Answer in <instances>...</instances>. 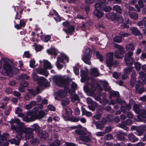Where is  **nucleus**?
<instances>
[{"instance_id": "nucleus-21", "label": "nucleus", "mask_w": 146, "mask_h": 146, "mask_svg": "<svg viewBox=\"0 0 146 146\" xmlns=\"http://www.w3.org/2000/svg\"><path fill=\"white\" fill-rule=\"evenodd\" d=\"M140 78L141 80L137 82V83L142 85H144L146 84L145 80H146V74L143 72H141L139 73Z\"/></svg>"}, {"instance_id": "nucleus-22", "label": "nucleus", "mask_w": 146, "mask_h": 146, "mask_svg": "<svg viewBox=\"0 0 146 146\" xmlns=\"http://www.w3.org/2000/svg\"><path fill=\"white\" fill-rule=\"evenodd\" d=\"M63 25L65 27H68V30L67 31L65 29H64L63 30L66 33L71 34L74 30V28L73 26H69V24L67 22H66L63 23Z\"/></svg>"}, {"instance_id": "nucleus-8", "label": "nucleus", "mask_w": 146, "mask_h": 146, "mask_svg": "<svg viewBox=\"0 0 146 146\" xmlns=\"http://www.w3.org/2000/svg\"><path fill=\"white\" fill-rule=\"evenodd\" d=\"M43 62V66L44 69L40 68H37L36 70L37 72L40 74L43 75L46 77H47L49 75L47 69H50L53 67L50 63L47 60H44Z\"/></svg>"}, {"instance_id": "nucleus-32", "label": "nucleus", "mask_w": 146, "mask_h": 146, "mask_svg": "<svg viewBox=\"0 0 146 146\" xmlns=\"http://www.w3.org/2000/svg\"><path fill=\"white\" fill-rule=\"evenodd\" d=\"M128 15L129 17L132 19H137L138 18V14L131 11L128 12Z\"/></svg>"}, {"instance_id": "nucleus-6", "label": "nucleus", "mask_w": 146, "mask_h": 146, "mask_svg": "<svg viewBox=\"0 0 146 146\" xmlns=\"http://www.w3.org/2000/svg\"><path fill=\"white\" fill-rule=\"evenodd\" d=\"M126 49L128 52L127 53L125 57V60L127 65L132 64L133 62V59L132 57L133 54V51L134 50L133 45L132 44H129L126 46Z\"/></svg>"}, {"instance_id": "nucleus-11", "label": "nucleus", "mask_w": 146, "mask_h": 146, "mask_svg": "<svg viewBox=\"0 0 146 146\" xmlns=\"http://www.w3.org/2000/svg\"><path fill=\"white\" fill-rule=\"evenodd\" d=\"M32 113L33 118L36 119H42L46 115L44 111L43 110L39 111L37 108H35L32 111Z\"/></svg>"}, {"instance_id": "nucleus-55", "label": "nucleus", "mask_w": 146, "mask_h": 146, "mask_svg": "<svg viewBox=\"0 0 146 146\" xmlns=\"http://www.w3.org/2000/svg\"><path fill=\"white\" fill-rule=\"evenodd\" d=\"M112 138V135L110 134H107L104 137V139L106 140H110Z\"/></svg>"}, {"instance_id": "nucleus-31", "label": "nucleus", "mask_w": 146, "mask_h": 146, "mask_svg": "<svg viewBox=\"0 0 146 146\" xmlns=\"http://www.w3.org/2000/svg\"><path fill=\"white\" fill-rule=\"evenodd\" d=\"M93 13L98 18H101L104 15V13L100 10H95Z\"/></svg>"}, {"instance_id": "nucleus-63", "label": "nucleus", "mask_w": 146, "mask_h": 146, "mask_svg": "<svg viewBox=\"0 0 146 146\" xmlns=\"http://www.w3.org/2000/svg\"><path fill=\"white\" fill-rule=\"evenodd\" d=\"M48 109L50 111H54L55 110V109L54 107L51 105H48Z\"/></svg>"}, {"instance_id": "nucleus-49", "label": "nucleus", "mask_w": 146, "mask_h": 146, "mask_svg": "<svg viewBox=\"0 0 146 146\" xmlns=\"http://www.w3.org/2000/svg\"><path fill=\"white\" fill-rule=\"evenodd\" d=\"M96 55L97 58H98L100 61H102L103 60V56L100 54L99 52H96Z\"/></svg>"}, {"instance_id": "nucleus-43", "label": "nucleus", "mask_w": 146, "mask_h": 146, "mask_svg": "<svg viewBox=\"0 0 146 146\" xmlns=\"http://www.w3.org/2000/svg\"><path fill=\"white\" fill-rule=\"evenodd\" d=\"M113 9L115 11L119 13H121L122 12V10L121 7L118 5H114L113 6Z\"/></svg>"}, {"instance_id": "nucleus-59", "label": "nucleus", "mask_w": 146, "mask_h": 146, "mask_svg": "<svg viewBox=\"0 0 146 146\" xmlns=\"http://www.w3.org/2000/svg\"><path fill=\"white\" fill-rule=\"evenodd\" d=\"M120 35L121 37H127L130 35V33L124 32H121L120 33Z\"/></svg>"}, {"instance_id": "nucleus-10", "label": "nucleus", "mask_w": 146, "mask_h": 146, "mask_svg": "<svg viewBox=\"0 0 146 146\" xmlns=\"http://www.w3.org/2000/svg\"><path fill=\"white\" fill-rule=\"evenodd\" d=\"M32 76L34 80L37 81V83L39 85L45 87H47L49 86V82L44 78L41 77L39 78L34 72L32 74Z\"/></svg>"}, {"instance_id": "nucleus-5", "label": "nucleus", "mask_w": 146, "mask_h": 146, "mask_svg": "<svg viewBox=\"0 0 146 146\" xmlns=\"http://www.w3.org/2000/svg\"><path fill=\"white\" fill-rule=\"evenodd\" d=\"M11 124V129L15 131L18 134H22L25 129V125L22 122L20 121L19 119H12L9 121Z\"/></svg>"}, {"instance_id": "nucleus-27", "label": "nucleus", "mask_w": 146, "mask_h": 146, "mask_svg": "<svg viewBox=\"0 0 146 146\" xmlns=\"http://www.w3.org/2000/svg\"><path fill=\"white\" fill-rule=\"evenodd\" d=\"M46 51L48 54L55 56H56L58 52L57 50L54 47H52L50 49H47Z\"/></svg>"}, {"instance_id": "nucleus-45", "label": "nucleus", "mask_w": 146, "mask_h": 146, "mask_svg": "<svg viewBox=\"0 0 146 146\" xmlns=\"http://www.w3.org/2000/svg\"><path fill=\"white\" fill-rule=\"evenodd\" d=\"M135 75V74L134 76L132 75L131 76V79L130 81V84L132 86H133L135 83L136 76Z\"/></svg>"}, {"instance_id": "nucleus-23", "label": "nucleus", "mask_w": 146, "mask_h": 146, "mask_svg": "<svg viewBox=\"0 0 146 146\" xmlns=\"http://www.w3.org/2000/svg\"><path fill=\"white\" fill-rule=\"evenodd\" d=\"M62 81H63L64 82H65L66 84V85L67 89H68L69 86L70 85H71V88L72 89V92H73V91L77 88V85L74 82H68L67 80L64 79L63 77Z\"/></svg>"}, {"instance_id": "nucleus-38", "label": "nucleus", "mask_w": 146, "mask_h": 146, "mask_svg": "<svg viewBox=\"0 0 146 146\" xmlns=\"http://www.w3.org/2000/svg\"><path fill=\"white\" fill-rule=\"evenodd\" d=\"M137 25L140 26H144L145 28H146V18H144L143 19L142 21L138 22Z\"/></svg>"}, {"instance_id": "nucleus-7", "label": "nucleus", "mask_w": 146, "mask_h": 146, "mask_svg": "<svg viewBox=\"0 0 146 146\" xmlns=\"http://www.w3.org/2000/svg\"><path fill=\"white\" fill-rule=\"evenodd\" d=\"M108 83L106 81H100L99 85L97 86V88L100 91H103L104 90L106 91H110V93L111 96H118L119 94L117 92L115 91H111L110 90V88L108 86Z\"/></svg>"}, {"instance_id": "nucleus-56", "label": "nucleus", "mask_w": 146, "mask_h": 146, "mask_svg": "<svg viewBox=\"0 0 146 146\" xmlns=\"http://www.w3.org/2000/svg\"><path fill=\"white\" fill-rule=\"evenodd\" d=\"M79 120V118L73 117L71 118L70 117V119L68 120H71V121L74 122H77Z\"/></svg>"}, {"instance_id": "nucleus-3", "label": "nucleus", "mask_w": 146, "mask_h": 146, "mask_svg": "<svg viewBox=\"0 0 146 146\" xmlns=\"http://www.w3.org/2000/svg\"><path fill=\"white\" fill-rule=\"evenodd\" d=\"M82 127L80 125L70 127L72 129H76L75 132L79 136L80 139L81 141L86 142H90L91 141V134L88 132H84L81 129Z\"/></svg>"}, {"instance_id": "nucleus-13", "label": "nucleus", "mask_w": 146, "mask_h": 146, "mask_svg": "<svg viewBox=\"0 0 146 146\" xmlns=\"http://www.w3.org/2000/svg\"><path fill=\"white\" fill-rule=\"evenodd\" d=\"M25 129L24 130L23 132L21 134H18L20 136L19 138H22L23 137L24 134H25V137L26 139H31L33 137V135L32 132L33 131L32 129L29 128H26L25 127Z\"/></svg>"}, {"instance_id": "nucleus-37", "label": "nucleus", "mask_w": 146, "mask_h": 146, "mask_svg": "<svg viewBox=\"0 0 146 146\" xmlns=\"http://www.w3.org/2000/svg\"><path fill=\"white\" fill-rule=\"evenodd\" d=\"M69 103L70 101L68 98H66L63 99L62 101V105L63 108L68 104Z\"/></svg>"}, {"instance_id": "nucleus-26", "label": "nucleus", "mask_w": 146, "mask_h": 146, "mask_svg": "<svg viewBox=\"0 0 146 146\" xmlns=\"http://www.w3.org/2000/svg\"><path fill=\"white\" fill-rule=\"evenodd\" d=\"M38 136L41 139H45L48 137V135L44 131H39L38 133Z\"/></svg>"}, {"instance_id": "nucleus-62", "label": "nucleus", "mask_w": 146, "mask_h": 146, "mask_svg": "<svg viewBox=\"0 0 146 146\" xmlns=\"http://www.w3.org/2000/svg\"><path fill=\"white\" fill-rule=\"evenodd\" d=\"M65 145L66 146H78V145L73 143L66 142Z\"/></svg>"}, {"instance_id": "nucleus-9", "label": "nucleus", "mask_w": 146, "mask_h": 146, "mask_svg": "<svg viewBox=\"0 0 146 146\" xmlns=\"http://www.w3.org/2000/svg\"><path fill=\"white\" fill-rule=\"evenodd\" d=\"M99 85V84L98 85H96V89L94 90V91L96 89H98L99 91V92H98V94H99L100 96H96V95L93 94L92 93V96L94 97L95 99L98 101H99L100 103L103 105H105L108 103V100L106 98H104L106 95L104 92H101L102 91H100L99 89L97 88V86Z\"/></svg>"}, {"instance_id": "nucleus-34", "label": "nucleus", "mask_w": 146, "mask_h": 146, "mask_svg": "<svg viewBox=\"0 0 146 146\" xmlns=\"http://www.w3.org/2000/svg\"><path fill=\"white\" fill-rule=\"evenodd\" d=\"M19 136H19V134H18V135L17 136V137L18 138V139L17 140H16L15 139H13L10 140L9 141H10V143L11 144H14L16 145H19V139H20V138H19V137H19Z\"/></svg>"}, {"instance_id": "nucleus-57", "label": "nucleus", "mask_w": 146, "mask_h": 146, "mask_svg": "<svg viewBox=\"0 0 146 146\" xmlns=\"http://www.w3.org/2000/svg\"><path fill=\"white\" fill-rule=\"evenodd\" d=\"M42 48V46L40 45H36L35 47V50L36 52L40 51Z\"/></svg>"}, {"instance_id": "nucleus-47", "label": "nucleus", "mask_w": 146, "mask_h": 146, "mask_svg": "<svg viewBox=\"0 0 146 146\" xmlns=\"http://www.w3.org/2000/svg\"><path fill=\"white\" fill-rule=\"evenodd\" d=\"M30 142L32 145H35L38 144L39 141L37 138H33L30 141Z\"/></svg>"}, {"instance_id": "nucleus-51", "label": "nucleus", "mask_w": 146, "mask_h": 146, "mask_svg": "<svg viewBox=\"0 0 146 146\" xmlns=\"http://www.w3.org/2000/svg\"><path fill=\"white\" fill-rule=\"evenodd\" d=\"M121 37L119 36H115L113 38V40L115 42L119 43L121 42Z\"/></svg>"}, {"instance_id": "nucleus-54", "label": "nucleus", "mask_w": 146, "mask_h": 146, "mask_svg": "<svg viewBox=\"0 0 146 146\" xmlns=\"http://www.w3.org/2000/svg\"><path fill=\"white\" fill-rule=\"evenodd\" d=\"M32 127H33V129L36 131L38 130L40 128V127L37 125V124H34L32 126Z\"/></svg>"}, {"instance_id": "nucleus-33", "label": "nucleus", "mask_w": 146, "mask_h": 146, "mask_svg": "<svg viewBox=\"0 0 146 146\" xmlns=\"http://www.w3.org/2000/svg\"><path fill=\"white\" fill-rule=\"evenodd\" d=\"M81 111L82 115H85L87 117H90L92 115V113L91 112L87 111L84 108H82Z\"/></svg>"}, {"instance_id": "nucleus-44", "label": "nucleus", "mask_w": 146, "mask_h": 146, "mask_svg": "<svg viewBox=\"0 0 146 146\" xmlns=\"http://www.w3.org/2000/svg\"><path fill=\"white\" fill-rule=\"evenodd\" d=\"M71 98L72 100V101L73 102H75L76 101L79 102L80 100L78 96L76 94L72 95L71 96Z\"/></svg>"}, {"instance_id": "nucleus-15", "label": "nucleus", "mask_w": 146, "mask_h": 146, "mask_svg": "<svg viewBox=\"0 0 146 146\" xmlns=\"http://www.w3.org/2000/svg\"><path fill=\"white\" fill-rule=\"evenodd\" d=\"M63 108L64 110L62 114V117L65 120H70L72 113L71 110L68 107Z\"/></svg>"}, {"instance_id": "nucleus-16", "label": "nucleus", "mask_w": 146, "mask_h": 146, "mask_svg": "<svg viewBox=\"0 0 146 146\" xmlns=\"http://www.w3.org/2000/svg\"><path fill=\"white\" fill-rule=\"evenodd\" d=\"M18 116L23 118V120L27 122H29L34 121L32 113V111L29 112L27 114V115H25L22 113L19 114Z\"/></svg>"}, {"instance_id": "nucleus-30", "label": "nucleus", "mask_w": 146, "mask_h": 146, "mask_svg": "<svg viewBox=\"0 0 146 146\" xmlns=\"http://www.w3.org/2000/svg\"><path fill=\"white\" fill-rule=\"evenodd\" d=\"M19 10V7H15L14 9L15 11H16V9ZM23 10L22 9H20V10H19V11H16V16L15 17V21H14V23L15 24L16 23H17L16 20H19L20 18L21 17L20 16H18V15L19 14V12L21 14Z\"/></svg>"}, {"instance_id": "nucleus-35", "label": "nucleus", "mask_w": 146, "mask_h": 146, "mask_svg": "<svg viewBox=\"0 0 146 146\" xmlns=\"http://www.w3.org/2000/svg\"><path fill=\"white\" fill-rule=\"evenodd\" d=\"M91 73L93 76H98L99 75L98 71L96 68H93L91 69Z\"/></svg>"}, {"instance_id": "nucleus-25", "label": "nucleus", "mask_w": 146, "mask_h": 146, "mask_svg": "<svg viewBox=\"0 0 146 146\" xmlns=\"http://www.w3.org/2000/svg\"><path fill=\"white\" fill-rule=\"evenodd\" d=\"M146 130V126L145 125H140L137 131V135L139 136L141 135Z\"/></svg>"}, {"instance_id": "nucleus-61", "label": "nucleus", "mask_w": 146, "mask_h": 146, "mask_svg": "<svg viewBox=\"0 0 146 146\" xmlns=\"http://www.w3.org/2000/svg\"><path fill=\"white\" fill-rule=\"evenodd\" d=\"M21 110L19 108H16L15 109V113L16 114H17L18 115L19 114L21 113H20L21 111Z\"/></svg>"}, {"instance_id": "nucleus-2", "label": "nucleus", "mask_w": 146, "mask_h": 146, "mask_svg": "<svg viewBox=\"0 0 146 146\" xmlns=\"http://www.w3.org/2000/svg\"><path fill=\"white\" fill-rule=\"evenodd\" d=\"M52 79L56 84L58 86L60 87H64L65 91L62 90H60L58 93L57 96L59 98L64 97L68 92L71 93V90L69 89H67V86L65 82L62 81L63 77L60 76H54L53 77Z\"/></svg>"}, {"instance_id": "nucleus-60", "label": "nucleus", "mask_w": 146, "mask_h": 146, "mask_svg": "<svg viewBox=\"0 0 146 146\" xmlns=\"http://www.w3.org/2000/svg\"><path fill=\"white\" fill-rule=\"evenodd\" d=\"M44 39L43 40L45 42H48L50 38L51 37L49 35H46L45 36H44Z\"/></svg>"}, {"instance_id": "nucleus-48", "label": "nucleus", "mask_w": 146, "mask_h": 146, "mask_svg": "<svg viewBox=\"0 0 146 146\" xmlns=\"http://www.w3.org/2000/svg\"><path fill=\"white\" fill-rule=\"evenodd\" d=\"M135 68L137 71L140 70L141 68V64L138 62H137L135 63Z\"/></svg>"}, {"instance_id": "nucleus-1", "label": "nucleus", "mask_w": 146, "mask_h": 146, "mask_svg": "<svg viewBox=\"0 0 146 146\" xmlns=\"http://www.w3.org/2000/svg\"><path fill=\"white\" fill-rule=\"evenodd\" d=\"M1 60L3 63L2 74L11 77L13 76V61L6 57L2 58Z\"/></svg>"}, {"instance_id": "nucleus-58", "label": "nucleus", "mask_w": 146, "mask_h": 146, "mask_svg": "<svg viewBox=\"0 0 146 146\" xmlns=\"http://www.w3.org/2000/svg\"><path fill=\"white\" fill-rule=\"evenodd\" d=\"M121 74L119 73L114 72L113 74V77L115 79H117L120 76Z\"/></svg>"}, {"instance_id": "nucleus-50", "label": "nucleus", "mask_w": 146, "mask_h": 146, "mask_svg": "<svg viewBox=\"0 0 146 146\" xmlns=\"http://www.w3.org/2000/svg\"><path fill=\"white\" fill-rule=\"evenodd\" d=\"M29 77L26 74L21 75L19 76V79H29Z\"/></svg>"}, {"instance_id": "nucleus-18", "label": "nucleus", "mask_w": 146, "mask_h": 146, "mask_svg": "<svg viewBox=\"0 0 146 146\" xmlns=\"http://www.w3.org/2000/svg\"><path fill=\"white\" fill-rule=\"evenodd\" d=\"M111 104L113 105H114L115 104L117 103H119L120 104H121L122 106L121 107V109L122 111L123 110V108H127L128 110H129L131 109V106L129 105H127L126 104L125 102L123 100H121L120 99H118V101L115 102L113 100H111L110 102Z\"/></svg>"}, {"instance_id": "nucleus-14", "label": "nucleus", "mask_w": 146, "mask_h": 146, "mask_svg": "<svg viewBox=\"0 0 146 146\" xmlns=\"http://www.w3.org/2000/svg\"><path fill=\"white\" fill-rule=\"evenodd\" d=\"M114 47L118 50L115 53V57L117 58H121L123 57L125 53L124 48L121 46L117 44H115Z\"/></svg>"}, {"instance_id": "nucleus-53", "label": "nucleus", "mask_w": 146, "mask_h": 146, "mask_svg": "<svg viewBox=\"0 0 146 146\" xmlns=\"http://www.w3.org/2000/svg\"><path fill=\"white\" fill-rule=\"evenodd\" d=\"M35 61L34 59L31 60L29 64V66L31 68H34L35 67Z\"/></svg>"}, {"instance_id": "nucleus-24", "label": "nucleus", "mask_w": 146, "mask_h": 146, "mask_svg": "<svg viewBox=\"0 0 146 146\" xmlns=\"http://www.w3.org/2000/svg\"><path fill=\"white\" fill-rule=\"evenodd\" d=\"M50 15H53L54 19L57 21H60L61 20L60 17H59L57 13L54 10H52L50 13Z\"/></svg>"}, {"instance_id": "nucleus-4", "label": "nucleus", "mask_w": 146, "mask_h": 146, "mask_svg": "<svg viewBox=\"0 0 146 146\" xmlns=\"http://www.w3.org/2000/svg\"><path fill=\"white\" fill-rule=\"evenodd\" d=\"M80 76L81 77V81L82 82H86L84 87V90L86 92L90 91V90H94L96 89L95 84H90L89 83L92 81L88 77V71L86 70L85 71L83 70L81 71Z\"/></svg>"}, {"instance_id": "nucleus-36", "label": "nucleus", "mask_w": 146, "mask_h": 146, "mask_svg": "<svg viewBox=\"0 0 146 146\" xmlns=\"http://www.w3.org/2000/svg\"><path fill=\"white\" fill-rule=\"evenodd\" d=\"M86 102L88 105H94L95 106H97V104L95 102L93 101L90 98H88L86 99Z\"/></svg>"}, {"instance_id": "nucleus-28", "label": "nucleus", "mask_w": 146, "mask_h": 146, "mask_svg": "<svg viewBox=\"0 0 146 146\" xmlns=\"http://www.w3.org/2000/svg\"><path fill=\"white\" fill-rule=\"evenodd\" d=\"M28 85V83L27 82L23 81L20 84V87L18 89L19 91L21 92H24L25 91L24 88L27 87Z\"/></svg>"}, {"instance_id": "nucleus-64", "label": "nucleus", "mask_w": 146, "mask_h": 146, "mask_svg": "<svg viewBox=\"0 0 146 146\" xmlns=\"http://www.w3.org/2000/svg\"><path fill=\"white\" fill-rule=\"evenodd\" d=\"M53 144L55 146H59L60 144V141L58 140H56L53 142Z\"/></svg>"}, {"instance_id": "nucleus-39", "label": "nucleus", "mask_w": 146, "mask_h": 146, "mask_svg": "<svg viewBox=\"0 0 146 146\" xmlns=\"http://www.w3.org/2000/svg\"><path fill=\"white\" fill-rule=\"evenodd\" d=\"M130 29L132 33L135 35H137L140 34L139 31L136 28L133 27L131 28Z\"/></svg>"}, {"instance_id": "nucleus-17", "label": "nucleus", "mask_w": 146, "mask_h": 146, "mask_svg": "<svg viewBox=\"0 0 146 146\" xmlns=\"http://www.w3.org/2000/svg\"><path fill=\"white\" fill-rule=\"evenodd\" d=\"M9 135L8 133H3L0 135V146H7L9 145V142L7 140V138Z\"/></svg>"}, {"instance_id": "nucleus-29", "label": "nucleus", "mask_w": 146, "mask_h": 146, "mask_svg": "<svg viewBox=\"0 0 146 146\" xmlns=\"http://www.w3.org/2000/svg\"><path fill=\"white\" fill-rule=\"evenodd\" d=\"M91 56L83 55L82 58V59L86 64L90 65L91 64L90 61Z\"/></svg>"}, {"instance_id": "nucleus-52", "label": "nucleus", "mask_w": 146, "mask_h": 146, "mask_svg": "<svg viewBox=\"0 0 146 146\" xmlns=\"http://www.w3.org/2000/svg\"><path fill=\"white\" fill-rule=\"evenodd\" d=\"M117 137L120 140L122 141L124 140V136L122 133H119L117 135Z\"/></svg>"}, {"instance_id": "nucleus-40", "label": "nucleus", "mask_w": 146, "mask_h": 146, "mask_svg": "<svg viewBox=\"0 0 146 146\" xmlns=\"http://www.w3.org/2000/svg\"><path fill=\"white\" fill-rule=\"evenodd\" d=\"M83 55L91 56L92 54V52L89 48L85 49L83 52Z\"/></svg>"}, {"instance_id": "nucleus-19", "label": "nucleus", "mask_w": 146, "mask_h": 146, "mask_svg": "<svg viewBox=\"0 0 146 146\" xmlns=\"http://www.w3.org/2000/svg\"><path fill=\"white\" fill-rule=\"evenodd\" d=\"M113 53L112 52L107 54L106 55V64L107 66L111 69V67L112 65Z\"/></svg>"}, {"instance_id": "nucleus-12", "label": "nucleus", "mask_w": 146, "mask_h": 146, "mask_svg": "<svg viewBox=\"0 0 146 146\" xmlns=\"http://www.w3.org/2000/svg\"><path fill=\"white\" fill-rule=\"evenodd\" d=\"M68 58L67 57L63 54L61 53L60 56L58 58L56 62V66L57 68L60 70L63 67L62 65L60 64L59 62L64 63L68 62Z\"/></svg>"}, {"instance_id": "nucleus-41", "label": "nucleus", "mask_w": 146, "mask_h": 146, "mask_svg": "<svg viewBox=\"0 0 146 146\" xmlns=\"http://www.w3.org/2000/svg\"><path fill=\"white\" fill-rule=\"evenodd\" d=\"M128 137L129 140L131 141L134 142L137 140V139L132 133L129 134L128 135Z\"/></svg>"}, {"instance_id": "nucleus-46", "label": "nucleus", "mask_w": 146, "mask_h": 146, "mask_svg": "<svg viewBox=\"0 0 146 146\" xmlns=\"http://www.w3.org/2000/svg\"><path fill=\"white\" fill-rule=\"evenodd\" d=\"M36 91L35 92L32 90H29V92L33 95H35L37 93H39L40 92V91H39V88L38 87L36 88Z\"/></svg>"}, {"instance_id": "nucleus-20", "label": "nucleus", "mask_w": 146, "mask_h": 146, "mask_svg": "<svg viewBox=\"0 0 146 146\" xmlns=\"http://www.w3.org/2000/svg\"><path fill=\"white\" fill-rule=\"evenodd\" d=\"M133 68L132 67H128L125 68L124 71V74L122 75V78L123 80L127 79L128 76V75L131 72H132L133 73L135 74V72L132 71Z\"/></svg>"}, {"instance_id": "nucleus-42", "label": "nucleus", "mask_w": 146, "mask_h": 146, "mask_svg": "<svg viewBox=\"0 0 146 146\" xmlns=\"http://www.w3.org/2000/svg\"><path fill=\"white\" fill-rule=\"evenodd\" d=\"M141 84H139V83H137V82L136 84V89L137 92H138L140 94H141L144 91V88L143 87H142L139 90V85H140Z\"/></svg>"}]
</instances>
